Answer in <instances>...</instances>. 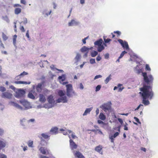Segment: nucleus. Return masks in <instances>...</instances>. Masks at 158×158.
Returning <instances> with one entry per match:
<instances>
[{"label": "nucleus", "instance_id": "f257e3e1", "mask_svg": "<svg viewBox=\"0 0 158 158\" xmlns=\"http://www.w3.org/2000/svg\"><path fill=\"white\" fill-rule=\"evenodd\" d=\"M142 75L145 82L148 85H143L142 87L140 88V92L139 94L141 95L142 98V103L145 105H148L149 104V102L147 98L151 99L153 96L154 93L152 91V83L154 78L151 74L147 75L146 72L142 73Z\"/></svg>", "mask_w": 158, "mask_h": 158}, {"label": "nucleus", "instance_id": "f03ea898", "mask_svg": "<svg viewBox=\"0 0 158 158\" xmlns=\"http://www.w3.org/2000/svg\"><path fill=\"white\" fill-rule=\"evenodd\" d=\"M44 83V81H42L38 83L36 86H33V87L35 89L37 92L40 93L45 86Z\"/></svg>", "mask_w": 158, "mask_h": 158}, {"label": "nucleus", "instance_id": "7ed1b4c3", "mask_svg": "<svg viewBox=\"0 0 158 158\" xmlns=\"http://www.w3.org/2000/svg\"><path fill=\"white\" fill-rule=\"evenodd\" d=\"M13 6L15 8V9L14 12L15 13L16 15H18L21 13L22 11V9L21 8L22 6L21 5L19 4H14Z\"/></svg>", "mask_w": 158, "mask_h": 158}, {"label": "nucleus", "instance_id": "20e7f679", "mask_svg": "<svg viewBox=\"0 0 158 158\" xmlns=\"http://www.w3.org/2000/svg\"><path fill=\"white\" fill-rule=\"evenodd\" d=\"M118 41L124 49H125L127 51L129 50V46L127 42L126 41H123V40L120 39H118Z\"/></svg>", "mask_w": 158, "mask_h": 158}, {"label": "nucleus", "instance_id": "39448f33", "mask_svg": "<svg viewBox=\"0 0 158 158\" xmlns=\"http://www.w3.org/2000/svg\"><path fill=\"white\" fill-rule=\"evenodd\" d=\"M25 93V91L21 89H19L16 92L15 97L20 98L23 97Z\"/></svg>", "mask_w": 158, "mask_h": 158}, {"label": "nucleus", "instance_id": "423d86ee", "mask_svg": "<svg viewBox=\"0 0 158 158\" xmlns=\"http://www.w3.org/2000/svg\"><path fill=\"white\" fill-rule=\"evenodd\" d=\"M67 88L66 93L67 95L69 97L71 96V93L73 90L72 86L71 84H69L66 85Z\"/></svg>", "mask_w": 158, "mask_h": 158}, {"label": "nucleus", "instance_id": "0eeeda50", "mask_svg": "<svg viewBox=\"0 0 158 158\" xmlns=\"http://www.w3.org/2000/svg\"><path fill=\"white\" fill-rule=\"evenodd\" d=\"M20 102L26 109L31 108L30 103L25 100H20Z\"/></svg>", "mask_w": 158, "mask_h": 158}, {"label": "nucleus", "instance_id": "6e6552de", "mask_svg": "<svg viewBox=\"0 0 158 158\" xmlns=\"http://www.w3.org/2000/svg\"><path fill=\"white\" fill-rule=\"evenodd\" d=\"M12 96V94L8 92L3 93L1 95V97L3 98L10 99Z\"/></svg>", "mask_w": 158, "mask_h": 158}, {"label": "nucleus", "instance_id": "1a4fd4ad", "mask_svg": "<svg viewBox=\"0 0 158 158\" xmlns=\"http://www.w3.org/2000/svg\"><path fill=\"white\" fill-rule=\"evenodd\" d=\"M69 138L70 139L69 140V142L71 148L72 150L76 149L77 147V145L71 139H70L71 137L70 135H69Z\"/></svg>", "mask_w": 158, "mask_h": 158}, {"label": "nucleus", "instance_id": "9d476101", "mask_svg": "<svg viewBox=\"0 0 158 158\" xmlns=\"http://www.w3.org/2000/svg\"><path fill=\"white\" fill-rule=\"evenodd\" d=\"M39 151L40 152L44 155L49 154V150L47 148L43 147H41L39 149Z\"/></svg>", "mask_w": 158, "mask_h": 158}, {"label": "nucleus", "instance_id": "9b49d317", "mask_svg": "<svg viewBox=\"0 0 158 158\" xmlns=\"http://www.w3.org/2000/svg\"><path fill=\"white\" fill-rule=\"evenodd\" d=\"M58 78L60 83L64 85L68 83L67 82H63L65 79V77L64 75L63 74L61 76H59Z\"/></svg>", "mask_w": 158, "mask_h": 158}, {"label": "nucleus", "instance_id": "f8f14e48", "mask_svg": "<svg viewBox=\"0 0 158 158\" xmlns=\"http://www.w3.org/2000/svg\"><path fill=\"white\" fill-rule=\"evenodd\" d=\"M111 106L110 105L108 104H104L102 106V109L105 111H109L110 110Z\"/></svg>", "mask_w": 158, "mask_h": 158}, {"label": "nucleus", "instance_id": "ddd939ff", "mask_svg": "<svg viewBox=\"0 0 158 158\" xmlns=\"http://www.w3.org/2000/svg\"><path fill=\"white\" fill-rule=\"evenodd\" d=\"M67 102V98L66 96L61 97L57 100L58 102H63V103L66 102Z\"/></svg>", "mask_w": 158, "mask_h": 158}, {"label": "nucleus", "instance_id": "4468645a", "mask_svg": "<svg viewBox=\"0 0 158 158\" xmlns=\"http://www.w3.org/2000/svg\"><path fill=\"white\" fill-rule=\"evenodd\" d=\"M120 132H115L113 135L109 137L110 139L111 140V142L112 143L114 142V138H116L117 136L119 135Z\"/></svg>", "mask_w": 158, "mask_h": 158}, {"label": "nucleus", "instance_id": "2eb2a0df", "mask_svg": "<svg viewBox=\"0 0 158 158\" xmlns=\"http://www.w3.org/2000/svg\"><path fill=\"white\" fill-rule=\"evenodd\" d=\"M58 129L57 127H52L50 130V132L52 133V134H56L58 133Z\"/></svg>", "mask_w": 158, "mask_h": 158}, {"label": "nucleus", "instance_id": "dca6fc26", "mask_svg": "<svg viewBox=\"0 0 158 158\" xmlns=\"http://www.w3.org/2000/svg\"><path fill=\"white\" fill-rule=\"evenodd\" d=\"M74 155L75 157L78 158H85V157L79 151H76Z\"/></svg>", "mask_w": 158, "mask_h": 158}, {"label": "nucleus", "instance_id": "f3484780", "mask_svg": "<svg viewBox=\"0 0 158 158\" xmlns=\"http://www.w3.org/2000/svg\"><path fill=\"white\" fill-rule=\"evenodd\" d=\"M39 100L40 102L43 103L45 102L46 100L45 97L43 94H40Z\"/></svg>", "mask_w": 158, "mask_h": 158}, {"label": "nucleus", "instance_id": "a211bd4d", "mask_svg": "<svg viewBox=\"0 0 158 158\" xmlns=\"http://www.w3.org/2000/svg\"><path fill=\"white\" fill-rule=\"evenodd\" d=\"M102 147L101 145H99L96 147L95 148V150L96 151L98 152H99L101 154H102Z\"/></svg>", "mask_w": 158, "mask_h": 158}, {"label": "nucleus", "instance_id": "6ab92c4d", "mask_svg": "<svg viewBox=\"0 0 158 158\" xmlns=\"http://www.w3.org/2000/svg\"><path fill=\"white\" fill-rule=\"evenodd\" d=\"M45 139L49 140L50 139V135L47 133H42L41 135Z\"/></svg>", "mask_w": 158, "mask_h": 158}, {"label": "nucleus", "instance_id": "aec40b11", "mask_svg": "<svg viewBox=\"0 0 158 158\" xmlns=\"http://www.w3.org/2000/svg\"><path fill=\"white\" fill-rule=\"evenodd\" d=\"M10 103L12 105L18 109H20L21 110L22 109H23V108L21 106L19 105L18 104L14 102H11Z\"/></svg>", "mask_w": 158, "mask_h": 158}, {"label": "nucleus", "instance_id": "412c9836", "mask_svg": "<svg viewBox=\"0 0 158 158\" xmlns=\"http://www.w3.org/2000/svg\"><path fill=\"white\" fill-rule=\"evenodd\" d=\"M89 49V48L86 47L85 46H84L81 49V52H87V53H88Z\"/></svg>", "mask_w": 158, "mask_h": 158}, {"label": "nucleus", "instance_id": "4be33fe9", "mask_svg": "<svg viewBox=\"0 0 158 158\" xmlns=\"http://www.w3.org/2000/svg\"><path fill=\"white\" fill-rule=\"evenodd\" d=\"M102 39H100L99 40L95 42L94 44L95 45H97L99 46L102 45Z\"/></svg>", "mask_w": 158, "mask_h": 158}, {"label": "nucleus", "instance_id": "5701e85b", "mask_svg": "<svg viewBox=\"0 0 158 158\" xmlns=\"http://www.w3.org/2000/svg\"><path fill=\"white\" fill-rule=\"evenodd\" d=\"M31 82H26L24 81H16L15 82V83L16 84H29L31 83Z\"/></svg>", "mask_w": 158, "mask_h": 158}, {"label": "nucleus", "instance_id": "b1692460", "mask_svg": "<svg viewBox=\"0 0 158 158\" xmlns=\"http://www.w3.org/2000/svg\"><path fill=\"white\" fill-rule=\"evenodd\" d=\"M32 93H35V92H33V91H31V92H29L28 94V96L29 98H30L32 99H34L35 98V97L33 94Z\"/></svg>", "mask_w": 158, "mask_h": 158}, {"label": "nucleus", "instance_id": "393cba45", "mask_svg": "<svg viewBox=\"0 0 158 158\" xmlns=\"http://www.w3.org/2000/svg\"><path fill=\"white\" fill-rule=\"evenodd\" d=\"M77 24L78 23L77 22H76L74 20L72 19L71 22L69 23L68 25L69 26H71L73 25H77Z\"/></svg>", "mask_w": 158, "mask_h": 158}, {"label": "nucleus", "instance_id": "a878e982", "mask_svg": "<svg viewBox=\"0 0 158 158\" xmlns=\"http://www.w3.org/2000/svg\"><path fill=\"white\" fill-rule=\"evenodd\" d=\"M48 100L50 103L52 104L54 101L53 97L51 95L49 96L48 98Z\"/></svg>", "mask_w": 158, "mask_h": 158}, {"label": "nucleus", "instance_id": "bb28decb", "mask_svg": "<svg viewBox=\"0 0 158 158\" xmlns=\"http://www.w3.org/2000/svg\"><path fill=\"white\" fill-rule=\"evenodd\" d=\"M6 146V143L5 142L0 140V150L4 148Z\"/></svg>", "mask_w": 158, "mask_h": 158}, {"label": "nucleus", "instance_id": "cd10ccee", "mask_svg": "<svg viewBox=\"0 0 158 158\" xmlns=\"http://www.w3.org/2000/svg\"><path fill=\"white\" fill-rule=\"evenodd\" d=\"M92 110V109L91 108H87L85 110L84 113H83V115H86L87 114L89 113Z\"/></svg>", "mask_w": 158, "mask_h": 158}, {"label": "nucleus", "instance_id": "c85d7f7f", "mask_svg": "<svg viewBox=\"0 0 158 158\" xmlns=\"http://www.w3.org/2000/svg\"><path fill=\"white\" fill-rule=\"evenodd\" d=\"M27 144L29 147L31 148H33V141L30 140L27 142Z\"/></svg>", "mask_w": 158, "mask_h": 158}, {"label": "nucleus", "instance_id": "c756f323", "mask_svg": "<svg viewBox=\"0 0 158 158\" xmlns=\"http://www.w3.org/2000/svg\"><path fill=\"white\" fill-rule=\"evenodd\" d=\"M99 118L103 120H104L106 119V117L103 113H101L99 115Z\"/></svg>", "mask_w": 158, "mask_h": 158}, {"label": "nucleus", "instance_id": "7c9ffc66", "mask_svg": "<svg viewBox=\"0 0 158 158\" xmlns=\"http://www.w3.org/2000/svg\"><path fill=\"white\" fill-rule=\"evenodd\" d=\"M104 47L102 45L98 46V51L99 52H101L104 49Z\"/></svg>", "mask_w": 158, "mask_h": 158}, {"label": "nucleus", "instance_id": "2f4dec72", "mask_svg": "<svg viewBox=\"0 0 158 158\" xmlns=\"http://www.w3.org/2000/svg\"><path fill=\"white\" fill-rule=\"evenodd\" d=\"M81 57V56L80 55L79 53H77L76 57H75V59L76 60L77 62L79 61Z\"/></svg>", "mask_w": 158, "mask_h": 158}, {"label": "nucleus", "instance_id": "473e14b6", "mask_svg": "<svg viewBox=\"0 0 158 158\" xmlns=\"http://www.w3.org/2000/svg\"><path fill=\"white\" fill-rule=\"evenodd\" d=\"M98 54V52L96 51H94L91 53L92 57H94L96 56Z\"/></svg>", "mask_w": 158, "mask_h": 158}, {"label": "nucleus", "instance_id": "72a5a7b5", "mask_svg": "<svg viewBox=\"0 0 158 158\" xmlns=\"http://www.w3.org/2000/svg\"><path fill=\"white\" fill-rule=\"evenodd\" d=\"M106 37L103 36V40L106 43H107L111 41V40L110 39H106Z\"/></svg>", "mask_w": 158, "mask_h": 158}, {"label": "nucleus", "instance_id": "f704fd0d", "mask_svg": "<svg viewBox=\"0 0 158 158\" xmlns=\"http://www.w3.org/2000/svg\"><path fill=\"white\" fill-rule=\"evenodd\" d=\"M58 94L59 96L61 97L64 95V93L62 90H60L58 92Z\"/></svg>", "mask_w": 158, "mask_h": 158}, {"label": "nucleus", "instance_id": "c9c22d12", "mask_svg": "<svg viewBox=\"0 0 158 158\" xmlns=\"http://www.w3.org/2000/svg\"><path fill=\"white\" fill-rule=\"evenodd\" d=\"M111 75H110L108 77H107L105 81V82L106 84H107L110 80L111 79L110 78Z\"/></svg>", "mask_w": 158, "mask_h": 158}, {"label": "nucleus", "instance_id": "e433bc0d", "mask_svg": "<svg viewBox=\"0 0 158 158\" xmlns=\"http://www.w3.org/2000/svg\"><path fill=\"white\" fill-rule=\"evenodd\" d=\"M127 53V52L124 51L122 52L121 53V54L120 56H119V59H120L122 58L124 55Z\"/></svg>", "mask_w": 158, "mask_h": 158}, {"label": "nucleus", "instance_id": "4c0bfd02", "mask_svg": "<svg viewBox=\"0 0 158 158\" xmlns=\"http://www.w3.org/2000/svg\"><path fill=\"white\" fill-rule=\"evenodd\" d=\"M2 37L3 40H6L8 39V37L4 33H2Z\"/></svg>", "mask_w": 158, "mask_h": 158}, {"label": "nucleus", "instance_id": "58836bf2", "mask_svg": "<svg viewBox=\"0 0 158 158\" xmlns=\"http://www.w3.org/2000/svg\"><path fill=\"white\" fill-rule=\"evenodd\" d=\"M121 127V126L120 125H119L117 127H115L114 128H113V129L115 130H117L119 132H120V128Z\"/></svg>", "mask_w": 158, "mask_h": 158}, {"label": "nucleus", "instance_id": "ea45409f", "mask_svg": "<svg viewBox=\"0 0 158 158\" xmlns=\"http://www.w3.org/2000/svg\"><path fill=\"white\" fill-rule=\"evenodd\" d=\"M122 84H119L118 85V87L119 88H118V91H121L123 89V88L120 87V86H122Z\"/></svg>", "mask_w": 158, "mask_h": 158}, {"label": "nucleus", "instance_id": "a19ab883", "mask_svg": "<svg viewBox=\"0 0 158 158\" xmlns=\"http://www.w3.org/2000/svg\"><path fill=\"white\" fill-rule=\"evenodd\" d=\"M145 69L147 70L150 71L151 69L148 64H146L145 66Z\"/></svg>", "mask_w": 158, "mask_h": 158}, {"label": "nucleus", "instance_id": "79ce46f5", "mask_svg": "<svg viewBox=\"0 0 158 158\" xmlns=\"http://www.w3.org/2000/svg\"><path fill=\"white\" fill-rule=\"evenodd\" d=\"M101 88V86L100 85H97V86L96 88L95 91H99L100 90Z\"/></svg>", "mask_w": 158, "mask_h": 158}, {"label": "nucleus", "instance_id": "37998d69", "mask_svg": "<svg viewBox=\"0 0 158 158\" xmlns=\"http://www.w3.org/2000/svg\"><path fill=\"white\" fill-rule=\"evenodd\" d=\"M6 90V88L3 86L0 87V91L3 92L5 91Z\"/></svg>", "mask_w": 158, "mask_h": 158}, {"label": "nucleus", "instance_id": "c03bdc74", "mask_svg": "<svg viewBox=\"0 0 158 158\" xmlns=\"http://www.w3.org/2000/svg\"><path fill=\"white\" fill-rule=\"evenodd\" d=\"M90 63L91 64H94L95 63V60L94 59H91L90 60Z\"/></svg>", "mask_w": 158, "mask_h": 158}, {"label": "nucleus", "instance_id": "a18cd8bd", "mask_svg": "<svg viewBox=\"0 0 158 158\" xmlns=\"http://www.w3.org/2000/svg\"><path fill=\"white\" fill-rule=\"evenodd\" d=\"M28 74V73L25 72V71H23V73H21L19 75V76H24V75H27Z\"/></svg>", "mask_w": 158, "mask_h": 158}, {"label": "nucleus", "instance_id": "49530a36", "mask_svg": "<svg viewBox=\"0 0 158 158\" xmlns=\"http://www.w3.org/2000/svg\"><path fill=\"white\" fill-rule=\"evenodd\" d=\"M0 46H1L3 48H5L4 44L2 43L1 38H0Z\"/></svg>", "mask_w": 158, "mask_h": 158}, {"label": "nucleus", "instance_id": "de8ad7c7", "mask_svg": "<svg viewBox=\"0 0 158 158\" xmlns=\"http://www.w3.org/2000/svg\"><path fill=\"white\" fill-rule=\"evenodd\" d=\"M25 122V119L24 118L22 119V120H21L20 122H21V124L23 126H24V123Z\"/></svg>", "mask_w": 158, "mask_h": 158}, {"label": "nucleus", "instance_id": "09e8293b", "mask_svg": "<svg viewBox=\"0 0 158 158\" xmlns=\"http://www.w3.org/2000/svg\"><path fill=\"white\" fill-rule=\"evenodd\" d=\"M17 37V35H14V38H13V41L14 44H15L16 41V39Z\"/></svg>", "mask_w": 158, "mask_h": 158}, {"label": "nucleus", "instance_id": "8fccbe9b", "mask_svg": "<svg viewBox=\"0 0 158 158\" xmlns=\"http://www.w3.org/2000/svg\"><path fill=\"white\" fill-rule=\"evenodd\" d=\"M20 30L22 32H24L25 31V30L23 26H22L20 27Z\"/></svg>", "mask_w": 158, "mask_h": 158}, {"label": "nucleus", "instance_id": "3c124183", "mask_svg": "<svg viewBox=\"0 0 158 158\" xmlns=\"http://www.w3.org/2000/svg\"><path fill=\"white\" fill-rule=\"evenodd\" d=\"M102 77V76L101 75H97L94 78V79L95 80L98 78H101Z\"/></svg>", "mask_w": 158, "mask_h": 158}, {"label": "nucleus", "instance_id": "603ef678", "mask_svg": "<svg viewBox=\"0 0 158 158\" xmlns=\"http://www.w3.org/2000/svg\"><path fill=\"white\" fill-rule=\"evenodd\" d=\"M71 137L73 139H75V138H77L76 136L75 135V134L74 133H72L71 135Z\"/></svg>", "mask_w": 158, "mask_h": 158}, {"label": "nucleus", "instance_id": "864d4df0", "mask_svg": "<svg viewBox=\"0 0 158 158\" xmlns=\"http://www.w3.org/2000/svg\"><path fill=\"white\" fill-rule=\"evenodd\" d=\"M134 119L135 120V121L139 123H141L139 121V119L137 117H134Z\"/></svg>", "mask_w": 158, "mask_h": 158}, {"label": "nucleus", "instance_id": "5fc2aeb1", "mask_svg": "<svg viewBox=\"0 0 158 158\" xmlns=\"http://www.w3.org/2000/svg\"><path fill=\"white\" fill-rule=\"evenodd\" d=\"M35 120L34 119H31L29 120L27 122L28 123H30V122L34 123L35 122Z\"/></svg>", "mask_w": 158, "mask_h": 158}, {"label": "nucleus", "instance_id": "6e6d98bb", "mask_svg": "<svg viewBox=\"0 0 158 158\" xmlns=\"http://www.w3.org/2000/svg\"><path fill=\"white\" fill-rule=\"evenodd\" d=\"M29 30H27V32L26 33V36L28 38H30V36L29 34Z\"/></svg>", "mask_w": 158, "mask_h": 158}, {"label": "nucleus", "instance_id": "4d7b16f0", "mask_svg": "<svg viewBox=\"0 0 158 158\" xmlns=\"http://www.w3.org/2000/svg\"><path fill=\"white\" fill-rule=\"evenodd\" d=\"M88 37L87 36L84 39H82V41L83 43L84 44H85L86 43V40L88 38Z\"/></svg>", "mask_w": 158, "mask_h": 158}, {"label": "nucleus", "instance_id": "13d9d810", "mask_svg": "<svg viewBox=\"0 0 158 158\" xmlns=\"http://www.w3.org/2000/svg\"><path fill=\"white\" fill-rule=\"evenodd\" d=\"M0 158H6V156L3 154H1L0 156Z\"/></svg>", "mask_w": 158, "mask_h": 158}, {"label": "nucleus", "instance_id": "bf43d9fd", "mask_svg": "<svg viewBox=\"0 0 158 158\" xmlns=\"http://www.w3.org/2000/svg\"><path fill=\"white\" fill-rule=\"evenodd\" d=\"M24 24H26L27 23V18H25L24 21L22 22Z\"/></svg>", "mask_w": 158, "mask_h": 158}, {"label": "nucleus", "instance_id": "052dcab7", "mask_svg": "<svg viewBox=\"0 0 158 158\" xmlns=\"http://www.w3.org/2000/svg\"><path fill=\"white\" fill-rule=\"evenodd\" d=\"M118 120L119 122V123H120L121 124H122L123 123V121L122 119L120 118H118Z\"/></svg>", "mask_w": 158, "mask_h": 158}, {"label": "nucleus", "instance_id": "680f3d73", "mask_svg": "<svg viewBox=\"0 0 158 158\" xmlns=\"http://www.w3.org/2000/svg\"><path fill=\"white\" fill-rule=\"evenodd\" d=\"M128 125L127 124V123H126V124L124 126V130H128V127L127 126Z\"/></svg>", "mask_w": 158, "mask_h": 158}, {"label": "nucleus", "instance_id": "e2e57ef3", "mask_svg": "<svg viewBox=\"0 0 158 158\" xmlns=\"http://www.w3.org/2000/svg\"><path fill=\"white\" fill-rule=\"evenodd\" d=\"M105 58L106 59H108L109 58V54L108 53H106L105 55Z\"/></svg>", "mask_w": 158, "mask_h": 158}, {"label": "nucleus", "instance_id": "0e129e2a", "mask_svg": "<svg viewBox=\"0 0 158 158\" xmlns=\"http://www.w3.org/2000/svg\"><path fill=\"white\" fill-rule=\"evenodd\" d=\"M20 2L22 4H23L24 5H25L26 3V2L25 0H21Z\"/></svg>", "mask_w": 158, "mask_h": 158}, {"label": "nucleus", "instance_id": "69168bd1", "mask_svg": "<svg viewBox=\"0 0 158 158\" xmlns=\"http://www.w3.org/2000/svg\"><path fill=\"white\" fill-rule=\"evenodd\" d=\"M114 33H117L118 36L120 35L121 34V32L119 31H114Z\"/></svg>", "mask_w": 158, "mask_h": 158}, {"label": "nucleus", "instance_id": "338daca9", "mask_svg": "<svg viewBox=\"0 0 158 158\" xmlns=\"http://www.w3.org/2000/svg\"><path fill=\"white\" fill-rule=\"evenodd\" d=\"M101 59V57L99 56H98L96 58V60L97 61H100Z\"/></svg>", "mask_w": 158, "mask_h": 158}, {"label": "nucleus", "instance_id": "774afa93", "mask_svg": "<svg viewBox=\"0 0 158 158\" xmlns=\"http://www.w3.org/2000/svg\"><path fill=\"white\" fill-rule=\"evenodd\" d=\"M80 87L81 89H83L84 88L83 85L82 83L80 84Z\"/></svg>", "mask_w": 158, "mask_h": 158}]
</instances>
